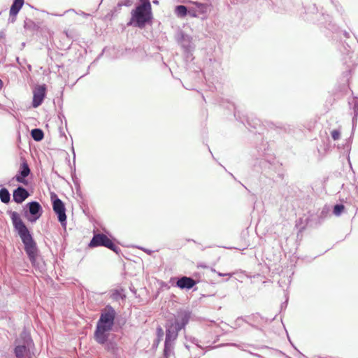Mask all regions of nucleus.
Wrapping results in <instances>:
<instances>
[{"instance_id":"f704fd0d","label":"nucleus","mask_w":358,"mask_h":358,"mask_svg":"<svg viewBox=\"0 0 358 358\" xmlns=\"http://www.w3.org/2000/svg\"><path fill=\"white\" fill-rule=\"evenodd\" d=\"M343 35L347 38H350V34L348 31H343Z\"/></svg>"},{"instance_id":"58836bf2","label":"nucleus","mask_w":358,"mask_h":358,"mask_svg":"<svg viewBox=\"0 0 358 358\" xmlns=\"http://www.w3.org/2000/svg\"><path fill=\"white\" fill-rule=\"evenodd\" d=\"M153 3L155 4H158L159 3V1L157 0H154L153 1Z\"/></svg>"},{"instance_id":"79ce46f5","label":"nucleus","mask_w":358,"mask_h":358,"mask_svg":"<svg viewBox=\"0 0 358 358\" xmlns=\"http://www.w3.org/2000/svg\"><path fill=\"white\" fill-rule=\"evenodd\" d=\"M189 241H192V242H194V243H195V242H196L194 239H190V240H189Z\"/></svg>"},{"instance_id":"72a5a7b5","label":"nucleus","mask_w":358,"mask_h":358,"mask_svg":"<svg viewBox=\"0 0 358 358\" xmlns=\"http://www.w3.org/2000/svg\"><path fill=\"white\" fill-rule=\"evenodd\" d=\"M59 117L61 120H62V118H64V120H65V124L66 125V124H67V121H66V120L65 116H64L63 114H59Z\"/></svg>"},{"instance_id":"37998d69","label":"nucleus","mask_w":358,"mask_h":358,"mask_svg":"<svg viewBox=\"0 0 358 358\" xmlns=\"http://www.w3.org/2000/svg\"><path fill=\"white\" fill-rule=\"evenodd\" d=\"M185 348H187V349H189V345H186V344L185 345Z\"/></svg>"},{"instance_id":"c85d7f7f","label":"nucleus","mask_w":358,"mask_h":358,"mask_svg":"<svg viewBox=\"0 0 358 358\" xmlns=\"http://www.w3.org/2000/svg\"><path fill=\"white\" fill-rule=\"evenodd\" d=\"M335 7H336L337 12L339 13L341 15H343L344 14L345 10L341 4H336L335 6Z\"/></svg>"},{"instance_id":"e433bc0d","label":"nucleus","mask_w":358,"mask_h":358,"mask_svg":"<svg viewBox=\"0 0 358 358\" xmlns=\"http://www.w3.org/2000/svg\"><path fill=\"white\" fill-rule=\"evenodd\" d=\"M129 2H130V1H129V0H126V1H125V3H124V5H125V6H128V5H129Z\"/></svg>"},{"instance_id":"ddd939ff","label":"nucleus","mask_w":358,"mask_h":358,"mask_svg":"<svg viewBox=\"0 0 358 358\" xmlns=\"http://www.w3.org/2000/svg\"><path fill=\"white\" fill-rule=\"evenodd\" d=\"M30 173L31 170L27 162L24 160L20 164V169L17 174L15 176L14 179L18 182L27 185V180H26V178L30 174Z\"/></svg>"},{"instance_id":"b1692460","label":"nucleus","mask_w":358,"mask_h":358,"mask_svg":"<svg viewBox=\"0 0 358 358\" xmlns=\"http://www.w3.org/2000/svg\"><path fill=\"white\" fill-rule=\"evenodd\" d=\"M345 206L344 205L341 203L336 204L334 207L333 213L336 216H339L342 213V212L344 210Z\"/></svg>"},{"instance_id":"7ed1b4c3","label":"nucleus","mask_w":358,"mask_h":358,"mask_svg":"<svg viewBox=\"0 0 358 358\" xmlns=\"http://www.w3.org/2000/svg\"><path fill=\"white\" fill-rule=\"evenodd\" d=\"M255 152H257L258 157L255 152L252 155L259 161V166L266 177L274 179L275 174L281 176V164L275 159L273 154L270 153L267 143L263 142L259 147L257 148Z\"/></svg>"},{"instance_id":"2eb2a0df","label":"nucleus","mask_w":358,"mask_h":358,"mask_svg":"<svg viewBox=\"0 0 358 358\" xmlns=\"http://www.w3.org/2000/svg\"><path fill=\"white\" fill-rule=\"evenodd\" d=\"M29 196L28 190L22 186H18L13 190V200L17 203H22Z\"/></svg>"},{"instance_id":"c756f323","label":"nucleus","mask_w":358,"mask_h":358,"mask_svg":"<svg viewBox=\"0 0 358 358\" xmlns=\"http://www.w3.org/2000/svg\"><path fill=\"white\" fill-rule=\"evenodd\" d=\"M113 296L115 299H117L119 297H120V293L118 290H115V292L113 294ZM121 298L122 297L121 296Z\"/></svg>"},{"instance_id":"6e6552de","label":"nucleus","mask_w":358,"mask_h":358,"mask_svg":"<svg viewBox=\"0 0 358 358\" xmlns=\"http://www.w3.org/2000/svg\"><path fill=\"white\" fill-rule=\"evenodd\" d=\"M24 216L31 223L36 222L42 215L43 208L38 201H31L23 208Z\"/></svg>"},{"instance_id":"f03ea898","label":"nucleus","mask_w":358,"mask_h":358,"mask_svg":"<svg viewBox=\"0 0 358 358\" xmlns=\"http://www.w3.org/2000/svg\"><path fill=\"white\" fill-rule=\"evenodd\" d=\"M8 213L10 215L15 230L24 244V251L29 261L34 267L39 268L41 262L39 261L38 250L31 232L17 212L8 210Z\"/></svg>"},{"instance_id":"ea45409f","label":"nucleus","mask_w":358,"mask_h":358,"mask_svg":"<svg viewBox=\"0 0 358 358\" xmlns=\"http://www.w3.org/2000/svg\"><path fill=\"white\" fill-rule=\"evenodd\" d=\"M73 160L75 161L76 154H75V152H74V150H73Z\"/></svg>"},{"instance_id":"a19ab883","label":"nucleus","mask_w":358,"mask_h":358,"mask_svg":"<svg viewBox=\"0 0 358 358\" xmlns=\"http://www.w3.org/2000/svg\"><path fill=\"white\" fill-rule=\"evenodd\" d=\"M228 345H236L235 343H229Z\"/></svg>"},{"instance_id":"5701e85b","label":"nucleus","mask_w":358,"mask_h":358,"mask_svg":"<svg viewBox=\"0 0 358 358\" xmlns=\"http://www.w3.org/2000/svg\"><path fill=\"white\" fill-rule=\"evenodd\" d=\"M31 136L34 141H41L44 137V134L41 129L36 128L31 131Z\"/></svg>"},{"instance_id":"a211bd4d","label":"nucleus","mask_w":358,"mask_h":358,"mask_svg":"<svg viewBox=\"0 0 358 358\" xmlns=\"http://www.w3.org/2000/svg\"><path fill=\"white\" fill-rule=\"evenodd\" d=\"M24 4V0H13L10 9V15L16 16Z\"/></svg>"},{"instance_id":"a878e982","label":"nucleus","mask_w":358,"mask_h":358,"mask_svg":"<svg viewBox=\"0 0 358 358\" xmlns=\"http://www.w3.org/2000/svg\"><path fill=\"white\" fill-rule=\"evenodd\" d=\"M141 1V4L138 6H143V8L151 9V4L150 0H139Z\"/></svg>"},{"instance_id":"20e7f679","label":"nucleus","mask_w":358,"mask_h":358,"mask_svg":"<svg viewBox=\"0 0 358 358\" xmlns=\"http://www.w3.org/2000/svg\"><path fill=\"white\" fill-rule=\"evenodd\" d=\"M116 312L110 305H107L101 311L99 319L96 323L94 331V339L99 344H105L109 336V331L113 329L115 323Z\"/></svg>"},{"instance_id":"f3484780","label":"nucleus","mask_w":358,"mask_h":358,"mask_svg":"<svg viewBox=\"0 0 358 358\" xmlns=\"http://www.w3.org/2000/svg\"><path fill=\"white\" fill-rule=\"evenodd\" d=\"M176 285L180 289H189L196 285V281L190 277L183 276L178 280Z\"/></svg>"},{"instance_id":"9d476101","label":"nucleus","mask_w":358,"mask_h":358,"mask_svg":"<svg viewBox=\"0 0 358 358\" xmlns=\"http://www.w3.org/2000/svg\"><path fill=\"white\" fill-rule=\"evenodd\" d=\"M209 5L207 3H199L197 1L192 3V6L189 7V16L192 17L206 18Z\"/></svg>"},{"instance_id":"c03bdc74","label":"nucleus","mask_w":358,"mask_h":358,"mask_svg":"<svg viewBox=\"0 0 358 358\" xmlns=\"http://www.w3.org/2000/svg\"><path fill=\"white\" fill-rule=\"evenodd\" d=\"M200 266L203 267V268H206V266H204V264H202V265H201Z\"/></svg>"},{"instance_id":"c9c22d12","label":"nucleus","mask_w":358,"mask_h":358,"mask_svg":"<svg viewBox=\"0 0 358 358\" xmlns=\"http://www.w3.org/2000/svg\"><path fill=\"white\" fill-rule=\"evenodd\" d=\"M218 275L220 276H225V275H229V276H231V273H218Z\"/></svg>"},{"instance_id":"f257e3e1","label":"nucleus","mask_w":358,"mask_h":358,"mask_svg":"<svg viewBox=\"0 0 358 358\" xmlns=\"http://www.w3.org/2000/svg\"><path fill=\"white\" fill-rule=\"evenodd\" d=\"M192 313L188 309H179L173 319L169 320L166 324V337L164 348V358H169L173 355L174 342L178 336V333L185 329L189 323Z\"/></svg>"},{"instance_id":"393cba45","label":"nucleus","mask_w":358,"mask_h":358,"mask_svg":"<svg viewBox=\"0 0 358 358\" xmlns=\"http://www.w3.org/2000/svg\"><path fill=\"white\" fill-rule=\"evenodd\" d=\"M157 342L159 343L164 336V331L161 327H158L157 328Z\"/></svg>"},{"instance_id":"dca6fc26","label":"nucleus","mask_w":358,"mask_h":358,"mask_svg":"<svg viewBox=\"0 0 358 358\" xmlns=\"http://www.w3.org/2000/svg\"><path fill=\"white\" fill-rule=\"evenodd\" d=\"M259 318H260V315L258 313L254 314L251 316H248L246 317V318H243L242 317H238L234 322L235 328L241 327L243 322L250 324L253 328H257V327L255 324H252L251 322H255Z\"/></svg>"},{"instance_id":"412c9836","label":"nucleus","mask_w":358,"mask_h":358,"mask_svg":"<svg viewBox=\"0 0 358 358\" xmlns=\"http://www.w3.org/2000/svg\"><path fill=\"white\" fill-rule=\"evenodd\" d=\"M24 28L33 32L38 29V25L36 24L32 20L26 18L24 22Z\"/></svg>"},{"instance_id":"1a4fd4ad","label":"nucleus","mask_w":358,"mask_h":358,"mask_svg":"<svg viewBox=\"0 0 358 358\" xmlns=\"http://www.w3.org/2000/svg\"><path fill=\"white\" fill-rule=\"evenodd\" d=\"M51 200L52 202V208L55 213L57 216L58 221L60 222L62 227L64 229H66L67 222L66 208L64 202L60 199H59L55 194H51Z\"/></svg>"},{"instance_id":"f8f14e48","label":"nucleus","mask_w":358,"mask_h":358,"mask_svg":"<svg viewBox=\"0 0 358 358\" xmlns=\"http://www.w3.org/2000/svg\"><path fill=\"white\" fill-rule=\"evenodd\" d=\"M46 95V87L45 85L36 86L33 91L32 106L37 108L41 106Z\"/></svg>"},{"instance_id":"2f4dec72","label":"nucleus","mask_w":358,"mask_h":358,"mask_svg":"<svg viewBox=\"0 0 358 358\" xmlns=\"http://www.w3.org/2000/svg\"><path fill=\"white\" fill-rule=\"evenodd\" d=\"M16 20V16H11L10 15L9 21L12 23H13Z\"/></svg>"},{"instance_id":"4468645a","label":"nucleus","mask_w":358,"mask_h":358,"mask_svg":"<svg viewBox=\"0 0 358 358\" xmlns=\"http://www.w3.org/2000/svg\"><path fill=\"white\" fill-rule=\"evenodd\" d=\"M231 106L234 108V117L237 120L241 122L243 124H245V122H246L248 126L253 127L255 129L257 128V127L258 125H260L259 120L254 119V120H252V122H251L250 120H249V117H246L244 115H242L241 113L236 109V108L235 107V106L234 104H232Z\"/></svg>"},{"instance_id":"4c0bfd02","label":"nucleus","mask_w":358,"mask_h":358,"mask_svg":"<svg viewBox=\"0 0 358 358\" xmlns=\"http://www.w3.org/2000/svg\"><path fill=\"white\" fill-rule=\"evenodd\" d=\"M2 86H3V82H2V80L0 79V90L1 89Z\"/></svg>"},{"instance_id":"9b49d317","label":"nucleus","mask_w":358,"mask_h":358,"mask_svg":"<svg viewBox=\"0 0 358 358\" xmlns=\"http://www.w3.org/2000/svg\"><path fill=\"white\" fill-rule=\"evenodd\" d=\"M178 42L182 46L184 52L186 55V57L189 58L192 55V52L194 49V45L192 43V38L182 31L180 32Z\"/></svg>"},{"instance_id":"cd10ccee","label":"nucleus","mask_w":358,"mask_h":358,"mask_svg":"<svg viewBox=\"0 0 358 358\" xmlns=\"http://www.w3.org/2000/svg\"><path fill=\"white\" fill-rule=\"evenodd\" d=\"M185 338L187 341H189L191 343L195 344L198 348H201V347L198 344L197 338L192 336L188 337L187 336H185Z\"/></svg>"},{"instance_id":"423d86ee","label":"nucleus","mask_w":358,"mask_h":358,"mask_svg":"<svg viewBox=\"0 0 358 358\" xmlns=\"http://www.w3.org/2000/svg\"><path fill=\"white\" fill-rule=\"evenodd\" d=\"M131 22L128 24H134L138 28H143L145 26L151 22L152 19V8L148 9L143 6H136L132 10Z\"/></svg>"},{"instance_id":"39448f33","label":"nucleus","mask_w":358,"mask_h":358,"mask_svg":"<svg viewBox=\"0 0 358 358\" xmlns=\"http://www.w3.org/2000/svg\"><path fill=\"white\" fill-rule=\"evenodd\" d=\"M13 353L16 358H33L34 343L30 334L24 329L13 343Z\"/></svg>"},{"instance_id":"aec40b11","label":"nucleus","mask_w":358,"mask_h":358,"mask_svg":"<svg viewBox=\"0 0 358 358\" xmlns=\"http://www.w3.org/2000/svg\"><path fill=\"white\" fill-rule=\"evenodd\" d=\"M349 103L352 104V110L354 113L352 117V127L354 128L358 117V97L353 98L352 103L349 102Z\"/></svg>"},{"instance_id":"6ab92c4d","label":"nucleus","mask_w":358,"mask_h":358,"mask_svg":"<svg viewBox=\"0 0 358 358\" xmlns=\"http://www.w3.org/2000/svg\"><path fill=\"white\" fill-rule=\"evenodd\" d=\"M175 13L178 17H184L187 15H189V8H187L185 6L178 5L176 6Z\"/></svg>"},{"instance_id":"473e14b6","label":"nucleus","mask_w":358,"mask_h":358,"mask_svg":"<svg viewBox=\"0 0 358 358\" xmlns=\"http://www.w3.org/2000/svg\"><path fill=\"white\" fill-rule=\"evenodd\" d=\"M322 16L324 17V19L325 20H331V17L329 15H324V14H322Z\"/></svg>"},{"instance_id":"0eeeda50","label":"nucleus","mask_w":358,"mask_h":358,"mask_svg":"<svg viewBox=\"0 0 358 358\" xmlns=\"http://www.w3.org/2000/svg\"><path fill=\"white\" fill-rule=\"evenodd\" d=\"M99 246L106 247L116 254H119L120 251V248L115 245L106 235L103 234H94L89 243V247L96 248Z\"/></svg>"},{"instance_id":"a18cd8bd","label":"nucleus","mask_w":358,"mask_h":358,"mask_svg":"<svg viewBox=\"0 0 358 358\" xmlns=\"http://www.w3.org/2000/svg\"><path fill=\"white\" fill-rule=\"evenodd\" d=\"M196 358H199V357H196Z\"/></svg>"},{"instance_id":"bb28decb","label":"nucleus","mask_w":358,"mask_h":358,"mask_svg":"<svg viewBox=\"0 0 358 358\" xmlns=\"http://www.w3.org/2000/svg\"><path fill=\"white\" fill-rule=\"evenodd\" d=\"M331 135L334 141L338 140L341 136V131L338 129H334L331 132Z\"/></svg>"},{"instance_id":"4be33fe9","label":"nucleus","mask_w":358,"mask_h":358,"mask_svg":"<svg viewBox=\"0 0 358 358\" xmlns=\"http://www.w3.org/2000/svg\"><path fill=\"white\" fill-rule=\"evenodd\" d=\"M0 200L3 203H8L10 201V194L5 187L0 189Z\"/></svg>"},{"instance_id":"7c9ffc66","label":"nucleus","mask_w":358,"mask_h":358,"mask_svg":"<svg viewBox=\"0 0 358 358\" xmlns=\"http://www.w3.org/2000/svg\"><path fill=\"white\" fill-rule=\"evenodd\" d=\"M142 250H143L144 252H145L148 255H151V253L152 252V250H148V249H145L144 248H140Z\"/></svg>"}]
</instances>
